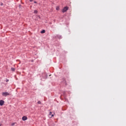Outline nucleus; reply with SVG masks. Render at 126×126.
<instances>
[{"instance_id":"nucleus-3","label":"nucleus","mask_w":126,"mask_h":126,"mask_svg":"<svg viewBox=\"0 0 126 126\" xmlns=\"http://www.w3.org/2000/svg\"><path fill=\"white\" fill-rule=\"evenodd\" d=\"M61 80L62 82L65 84V85H67V83H66V80L64 77H62Z\"/></svg>"},{"instance_id":"nucleus-8","label":"nucleus","mask_w":126,"mask_h":126,"mask_svg":"<svg viewBox=\"0 0 126 126\" xmlns=\"http://www.w3.org/2000/svg\"><path fill=\"white\" fill-rule=\"evenodd\" d=\"M33 13H34V14H37V13H38V11L37 10H34Z\"/></svg>"},{"instance_id":"nucleus-4","label":"nucleus","mask_w":126,"mask_h":126,"mask_svg":"<svg viewBox=\"0 0 126 126\" xmlns=\"http://www.w3.org/2000/svg\"><path fill=\"white\" fill-rule=\"evenodd\" d=\"M54 38L55 39H62L63 37H62V35L59 34H57L56 35L54 36Z\"/></svg>"},{"instance_id":"nucleus-9","label":"nucleus","mask_w":126,"mask_h":126,"mask_svg":"<svg viewBox=\"0 0 126 126\" xmlns=\"http://www.w3.org/2000/svg\"><path fill=\"white\" fill-rule=\"evenodd\" d=\"M11 70L12 71H15V68H13V67H11Z\"/></svg>"},{"instance_id":"nucleus-2","label":"nucleus","mask_w":126,"mask_h":126,"mask_svg":"<svg viewBox=\"0 0 126 126\" xmlns=\"http://www.w3.org/2000/svg\"><path fill=\"white\" fill-rule=\"evenodd\" d=\"M68 10V6H65L62 9V12L64 13V12H66Z\"/></svg>"},{"instance_id":"nucleus-19","label":"nucleus","mask_w":126,"mask_h":126,"mask_svg":"<svg viewBox=\"0 0 126 126\" xmlns=\"http://www.w3.org/2000/svg\"><path fill=\"white\" fill-rule=\"evenodd\" d=\"M0 5H1V6L3 5V3H1L0 4Z\"/></svg>"},{"instance_id":"nucleus-13","label":"nucleus","mask_w":126,"mask_h":126,"mask_svg":"<svg viewBox=\"0 0 126 126\" xmlns=\"http://www.w3.org/2000/svg\"><path fill=\"white\" fill-rule=\"evenodd\" d=\"M37 104H41V101H38L37 102Z\"/></svg>"},{"instance_id":"nucleus-10","label":"nucleus","mask_w":126,"mask_h":126,"mask_svg":"<svg viewBox=\"0 0 126 126\" xmlns=\"http://www.w3.org/2000/svg\"><path fill=\"white\" fill-rule=\"evenodd\" d=\"M45 32H46V31H45V30H42V31L41 32V33L42 34H43V33H45Z\"/></svg>"},{"instance_id":"nucleus-1","label":"nucleus","mask_w":126,"mask_h":126,"mask_svg":"<svg viewBox=\"0 0 126 126\" xmlns=\"http://www.w3.org/2000/svg\"><path fill=\"white\" fill-rule=\"evenodd\" d=\"M10 95V94L8 92H5L2 93V96H3V97H6V96H9Z\"/></svg>"},{"instance_id":"nucleus-20","label":"nucleus","mask_w":126,"mask_h":126,"mask_svg":"<svg viewBox=\"0 0 126 126\" xmlns=\"http://www.w3.org/2000/svg\"><path fill=\"white\" fill-rule=\"evenodd\" d=\"M34 3H37V1H34Z\"/></svg>"},{"instance_id":"nucleus-16","label":"nucleus","mask_w":126,"mask_h":126,"mask_svg":"<svg viewBox=\"0 0 126 126\" xmlns=\"http://www.w3.org/2000/svg\"><path fill=\"white\" fill-rule=\"evenodd\" d=\"M31 62L32 63H33V62H34V60H32L31 61Z\"/></svg>"},{"instance_id":"nucleus-6","label":"nucleus","mask_w":126,"mask_h":126,"mask_svg":"<svg viewBox=\"0 0 126 126\" xmlns=\"http://www.w3.org/2000/svg\"><path fill=\"white\" fill-rule=\"evenodd\" d=\"M4 104V100H0V106H3Z\"/></svg>"},{"instance_id":"nucleus-18","label":"nucleus","mask_w":126,"mask_h":126,"mask_svg":"<svg viewBox=\"0 0 126 126\" xmlns=\"http://www.w3.org/2000/svg\"><path fill=\"white\" fill-rule=\"evenodd\" d=\"M31 2H32L33 1V0H29Z\"/></svg>"},{"instance_id":"nucleus-22","label":"nucleus","mask_w":126,"mask_h":126,"mask_svg":"<svg viewBox=\"0 0 126 126\" xmlns=\"http://www.w3.org/2000/svg\"><path fill=\"white\" fill-rule=\"evenodd\" d=\"M0 126H1V125H0Z\"/></svg>"},{"instance_id":"nucleus-21","label":"nucleus","mask_w":126,"mask_h":126,"mask_svg":"<svg viewBox=\"0 0 126 126\" xmlns=\"http://www.w3.org/2000/svg\"><path fill=\"white\" fill-rule=\"evenodd\" d=\"M54 117V114H51V117Z\"/></svg>"},{"instance_id":"nucleus-14","label":"nucleus","mask_w":126,"mask_h":126,"mask_svg":"<svg viewBox=\"0 0 126 126\" xmlns=\"http://www.w3.org/2000/svg\"><path fill=\"white\" fill-rule=\"evenodd\" d=\"M49 115V116H51V115H52V112H50Z\"/></svg>"},{"instance_id":"nucleus-15","label":"nucleus","mask_w":126,"mask_h":126,"mask_svg":"<svg viewBox=\"0 0 126 126\" xmlns=\"http://www.w3.org/2000/svg\"><path fill=\"white\" fill-rule=\"evenodd\" d=\"M8 81H9V80L6 79V82H8Z\"/></svg>"},{"instance_id":"nucleus-11","label":"nucleus","mask_w":126,"mask_h":126,"mask_svg":"<svg viewBox=\"0 0 126 126\" xmlns=\"http://www.w3.org/2000/svg\"><path fill=\"white\" fill-rule=\"evenodd\" d=\"M60 9V7H56V10H59Z\"/></svg>"},{"instance_id":"nucleus-5","label":"nucleus","mask_w":126,"mask_h":126,"mask_svg":"<svg viewBox=\"0 0 126 126\" xmlns=\"http://www.w3.org/2000/svg\"><path fill=\"white\" fill-rule=\"evenodd\" d=\"M43 77L44 79H47L48 78V74L47 73H44L43 74Z\"/></svg>"},{"instance_id":"nucleus-12","label":"nucleus","mask_w":126,"mask_h":126,"mask_svg":"<svg viewBox=\"0 0 126 126\" xmlns=\"http://www.w3.org/2000/svg\"><path fill=\"white\" fill-rule=\"evenodd\" d=\"M14 125H15V123H13L11 124L12 126H14Z\"/></svg>"},{"instance_id":"nucleus-7","label":"nucleus","mask_w":126,"mask_h":126,"mask_svg":"<svg viewBox=\"0 0 126 126\" xmlns=\"http://www.w3.org/2000/svg\"><path fill=\"white\" fill-rule=\"evenodd\" d=\"M28 118L27 116H23L22 117V121H26L27 120Z\"/></svg>"},{"instance_id":"nucleus-17","label":"nucleus","mask_w":126,"mask_h":126,"mask_svg":"<svg viewBox=\"0 0 126 126\" xmlns=\"http://www.w3.org/2000/svg\"><path fill=\"white\" fill-rule=\"evenodd\" d=\"M19 8H20V7H21V4H19Z\"/></svg>"}]
</instances>
